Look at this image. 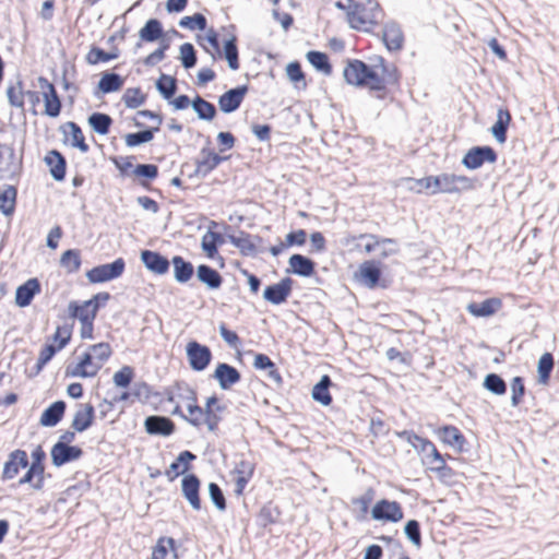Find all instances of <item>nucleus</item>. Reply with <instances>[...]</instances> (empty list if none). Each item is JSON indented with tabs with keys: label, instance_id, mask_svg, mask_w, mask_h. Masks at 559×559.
I'll list each match as a JSON object with an SVG mask.
<instances>
[{
	"label": "nucleus",
	"instance_id": "f257e3e1",
	"mask_svg": "<svg viewBox=\"0 0 559 559\" xmlns=\"http://www.w3.org/2000/svg\"><path fill=\"white\" fill-rule=\"evenodd\" d=\"M343 75L348 84L376 92L379 99H384L392 91L399 88L401 80L396 64L382 56L370 57L368 62L359 59L348 60Z\"/></svg>",
	"mask_w": 559,
	"mask_h": 559
},
{
	"label": "nucleus",
	"instance_id": "f03ea898",
	"mask_svg": "<svg viewBox=\"0 0 559 559\" xmlns=\"http://www.w3.org/2000/svg\"><path fill=\"white\" fill-rule=\"evenodd\" d=\"M347 1L353 3V5H349L352 10L347 12L353 28L369 32L382 21L384 13L376 0Z\"/></svg>",
	"mask_w": 559,
	"mask_h": 559
},
{
	"label": "nucleus",
	"instance_id": "7ed1b4c3",
	"mask_svg": "<svg viewBox=\"0 0 559 559\" xmlns=\"http://www.w3.org/2000/svg\"><path fill=\"white\" fill-rule=\"evenodd\" d=\"M126 269V262L122 258H118L111 263H105L94 266L86 272V277L91 283L98 284L120 277Z\"/></svg>",
	"mask_w": 559,
	"mask_h": 559
},
{
	"label": "nucleus",
	"instance_id": "20e7f679",
	"mask_svg": "<svg viewBox=\"0 0 559 559\" xmlns=\"http://www.w3.org/2000/svg\"><path fill=\"white\" fill-rule=\"evenodd\" d=\"M497 159L498 154L491 146H474L463 156L462 165L467 169L475 170L480 168L485 163L493 164Z\"/></svg>",
	"mask_w": 559,
	"mask_h": 559
},
{
	"label": "nucleus",
	"instance_id": "39448f33",
	"mask_svg": "<svg viewBox=\"0 0 559 559\" xmlns=\"http://www.w3.org/2000/svg\"><path fill=\"white\" fill-rule=\"evenodd\" d=\"M186 354L191 369L198 372L205 370L213 357L210 347L197 341L187 344Z\"/></svg>",
	"mask_w": 559,
	"mask_h": 559
},
{
	"label": "nucleus",
	"instance_id": "423d86ee",
	"mask_svg": "<svg viewBox=\"0 0 559 559\" xmlns=\"http://www.w3.org/2000/svg\"><path fill=\"white\" fill-rule=\"evenodd\" d=\"M371 518L376 521L396 523L404 518V513L400 502L381 499L371 509Z\"/></svg>",
	"mask_w": 559,
	"mask_h": 559
},
{
	"label": "nucleus",
	"instance_id": "0eeeda50",
	"mask_svg": "<svg viewBox=\"0 0 559 559\" xmlns=\"http://www.w3.org/2000/svg\"><path fill=\"white\" fill-rule=\"evenodd\" d=\"M200 156L201 157L195 162V169L193 174L190 175V177L205 178L221 163L228 159V156H221L206 147L201 150Z\"/></svg>",
	"mask_w": 559,
	"mask_h": 559
},
{
	"label": "nucleus",
	"instance_id": "6e6552de",
	"mask_svg": "<svg viewBox=\"0 0 559 559\" xmlns=\"http://www.w3.org/2000/svg\"><path fill=\"white\" fill-rule=\"evenodd\" d=\"M294 281L284 277L278 283L267 285L263 290V298L272 305H282L287 301L293 290Z\"/></svg>",
	"mask_w": 559,
	"mask_h": 559
},
{
	"label": "nucleus",
	"instance_id": "1a4fd4ad",
	"mask_svg": "<svg viewBox=\"0 0 559 559\" xmlns=\"http://www.w3.org/2000/svg\"><path fill=\"white\" fill-rule=\"evenodd\" d=\"M38 83L40 88L46 90L43 93L45 115L51 118L58 117L61 112L62 104L53 84L44 76L38 78Z\"/></svg>",
	"mask_w": 559,
	"mask_h": 559
},
{
	"label": "nucleus",
	"instance_id": "9d476101",
	"mask_svg": "<svg viewBox=\"0 0 559 559\" xmlns=\"http://www.w3.org/2000/svg\"><path fill=\"white\" fill-rule=\"evenodd\" d=\"M248 91L249 86L247 84L226 91L218 97L219 109L224 114H231L236 111L241 106Z\"/></svg>",
	"mask_w": 559,
	"mask_h": 559
},
{
	"label": "nucleus",
	"instance_id": "9b49d317",
	"mask_svg": "<svg viewBox=\"0 0 559 559\" xmlns=\"http://www.w3.org/2000/svg\"><path fill=\"white\" fill-rule=\"evenodd\" d=\"M95 362L93 354L88 349L82 355L76 365L67 367L66 376L74 378H93L99 371V365H96Z\"/></svg>",
	"mask_w": 559,
	"mask_h": 559
},
{
	"label": "nucleus",
	"instance_id": "f8f14e48",
	"mask_svg": "<svg viewBox=\"0 0 559 559\" xmlns=\"http://www.w3.org/2000/svg\"><path fill=\"white\" fill-rule=\"evenodd\" d=\"M227 239L246 257H255L258 254L257 242L262 241L260 236L243 230H240L238 235H228Z\"/></svg>",
	"mask_w": 559,
	"mask_h": 559
},
{
	"label": "nucleus",
	"instance_id": "ddd939ff",
	"mask_svg": "<svg viewBox=\"0 0 559 559\" xmlns=\"http://www.w3.org/2000/svg\"><path fill=\"white\" fill-rule=\"evenodd\" d=\"M144 428L148 435L169 437L175 432L176 425L166 416L151 415L145 418Z\"/></svg>",
	"mask_w": 559,
	"mask_h": 559
},
{
	"label": "nucleus",
	"instance_id": "4468645a",
	"mask_svg": "<svg viewBox=\"0 0 559 559\" xmlns=\"http://www.w3.org/2000/svg\"><path fill=\"white\" fill-rule=\"evenodd\" d=\"M82 455L83 450L78 445L71 444H53L50 451L51 462L56 467L76 461Z\"/></svg>",
	"mask_w": 559,
	"mask_h": 559
},
{
	"label": "nucleus",
	"instance_id": "2eb2a0df",
	"mask_svg": "<svg viewBox=\"0 0 559 559\" xmlns=\"http://www.w3.org/2000/svg\"><path fill=\"white\" fill-rule=\"evenodd\" d=\"M212 377L224 391L231 389L241 380L239 370L227 362H218Z\"/></svg>",
	"mask_w": 559,
	"mask_h": 559
},
{
	"label": "nucleus",
	"instance_id": "dca6fc26",
	"mask_svg": "<svg viewBox=\"0 0 559 559\" xmlns=\"http://www.w3.org/2000/svg\"><path fill=\"white\" fill-rule=\"evenodd\" d=\"M201 481L195 474H186L181 479V491L193 510L201 509Z\"/></svg>",
	"mask_w": 559,
	"mask_h": 559
},
{
	"label": "nucleus",
	"instance_id": "f3484780",
	"mask_svg": "<svg viewBox=\"0 0 559 559\" xmlns=\"http://www.w3.org/2000/svg\"><path fill=\"white\" fill-rule=\"evenodd\" d=\"M28 466V456L26 451L16 449L9 454L8 461L4 463L1 475L2 480L13 479L21 468Z\"/></svg>",
	"mask_w": 559,
	"mask_h": 559
},
{
	"label": "nucleus",
	"instance_id": "a211bd4d",
	"mask_svg": "<svg viewBox=\"0 0 559 559\" xmlns=\"http://www.w3.org/2000/svg\"><path fill=\"white\" fill-rule=\"evenodd\" d=\"M141 261L148 271L158 275L166 274L170 265L166 257L152 250H143L141 252Z\"/></svg>",
	"mask_w": 559,
	"mask_h": 559
},
{
	"label": "nucleus",
	"instance_id": "6ab92c4d",
	"mask_svg": "<svg viewBox=\"0 0 559 559\" xmlns=\"http://www.w3.org/2000/svg\"><path fill=\"white\" fill-rule=\"evenodd\" d=\"M382 40L389 51H400L404 45V34L395 22L386 23L382 28Z\"/></svg>",
	"mask_w": 559,
	"mask_h": 559
},
{
	"label": "nucleus",
	"instance_id": "aec40b11",
	"mask_svg": "<svg viewBox=\"0 0 559 559\" xmlns=\"http://www.w3.org/2000/svg\"><path fill=\"white\" fill-rule=\"evenodd\" d=\"M288 264V272L301 277H310L316 273V262L300 253L290 255Z\"/></svg>",
	"mask_w": 559,
	"mask_h": 559
},
{
	"label": "nucleus",
	"instance_id": "412c9836",
	"mask_svg": "<svg viewBox=\"0 0 559 559\" xmlns=\"http://www.w3.org/2000/svg\"><path fill=\"white\" fill-rule=\"evenodd\" d=\"M360 277L362 283L368 288H376L378 286L385 288L386 284L385 282H381V269L378 266V264L374 261H367L364 262L360 265L359 269Z\"/></svg>",
	"mask_w": 559,
	"mask_h": 559
},
{
	"label": "nucleus",
	"instance_id": "4be33fe9",
	"mask_svg": "<svg viewBox=\"0 0 559 559\" xmlns=\"http://www.w3.org/2000/svg\"><path fill=\"white\" fill-rule=\"evenodd\" d=\"M40 292V283L37 278H29L16 288L15 292V304L21 307H27L31 305L35 295Z\"/></svg>",
	"mask_w": 559,
	"mask_h": 559
},
{
	"label": "nucleus",
	"instance_id": "5701e85b",
	"mask_svg": "<svg viewBox=\"0 0 559 559\" xmlns=\"http://www.w3.org/2000/svg\"><path fill=\"white\" fill-rule=\"evenodd\" d=\"M45 163L49 167L51 177L56 181H62L66 178L67 160L66 157L57 150H51L45 156Z\"/></svg>",
	"mask_w": 559,
	"mask_h": 559
},
{
	"label": "nucleus",
	"instance_id": "b1692460",
	"mask_svg": "<svg viewBox=\"0 0 559 559\" xmlns=\"http://www.w3.org/2000/svg\"><path fill=\"white\" fill-rule=\"evenodd\" d=\"M95 408L92 404H80L75 412L71 427L74 431L83 432L87 430L94 421Z\"/></svg>",
	"mask_w": 559,
	"mask_h": 559
},
{
	"label": "nucleus",
	"instance_id": "393cba45",
	"mask_svg": "<svg viewBox=\"0 0 559 559\" xmlns=\"http://www.w3.org/2000/svg\"><path fill=\"white\" fill-rule=\"evenodd\" d=\"M67 404L64 401L51 403L41 414L39 424L44 427L57 426L64 416Z\"/></svg>",
	"mask_w": 559,
	"mask_h": 559
},
{
	"label": "nucleus",
	"instance_id": "a878e982",
	"mask_svg": "<svg viewBox=\"0 0 559 559\" xmlns=\"http://www.w3.org/2000/svg\"><path fill=\"white\" fill-rule=\"evenodd\" d=\"M164 36L163 24L157 19H150L144 26L139 31L140 41L136 43L135 48L142 46L141 41L154 43Z\"/></svg>",
	"mask_w": 559,
	"mask_h": 559
},
{
	"label": "nucleus",
	"instance_id": "bb28decb",
	"mask_svg": "<svg viewBox=\"0 0 559 559\" xmlns=\"http://www.w3.org/2000/svg\"><path fill=\"white\" fill-rule=\"evenodd\" d=\"M501 307L499 298H488L481 302H469L466 310L474 317L485 318L495 314Z\"/></svg>",
	"mask_w": 559,
	"mask_h": 559
},
{
	"label": "nucleus",
	"instance_id": "cd10ccee",
	"mask_svg": "<svg viewBox=\"0 0 559 559\" xmlns=\"http://www.w3.org/2000/svg\"><path fill=\"white\" fill-rule=\"evenodd\" d=\"M197 460V455L191 451L185 450L179 453L177 459L169 465V468L165 472V475L171 481L178 475L185 474L190 469L189 463Z\"/></svg>",
	"mask_w": 559,
	"mask_h": 559
},
{
	"label": "nucleus",
	"instance_id": "c85d7f7f",
	"mask_svg": "<svg viewBox=\"0 0 559 559\" xmlns=\"http://www.w3.org/2000/svg\"><path fill=\"white\" fill-rule=\"evenodd\" d=\"M197 278L211 290L221 288L223 284L219 272L207 264H200L197 267Z\"/></svg>",
	"mask_w": 559,
	"mask_h": 559
},
{
	"label": "nucleus",
	"instance_id": "c756f323",
	"mask_svg": "<svg viewBox=\"0 0 559 559\" xmlns=\"http://www.w3.org/2000/svg\"><path fill=\"white\" fill-rule=\"evenodd\" d=\"M439 437L441 441L457 452L464 451V444L466 439L464 435L455 426H444L439 430Z\"/></svg>",
	"mask_w": 559,
	"mask_h": 559
},
{
	"label": "nucleus",
	"instance_id": "7c9ffc66",
	"mask_svg": "<svg viewBox=\"0 0 559 559\" xmlns=\"http://www.w3.org/2000/svg\"><path fill=\"white\" fill-rule=\"evenodd\" d=\"M60 131L67 136L71 135V145L79 148L82 153H87L90 150L88 144L85 142L84 134L81 127L73 121H68L60 127Z\"/></svg>",
	"mask_w": 559,
	"mask_h": 559
},
{
	"label": "nucleus",
	"instance_id": "2f4dec72",
	"mask_svg": "<svg viewBox=\"0 0 559 559\" xmlns=\"http://www.w3.org/2000/svg\"><path fill=\"white\" fill-rule=\"evenodd\" d=\"M511 122V114L506 108H499L497 112V121L491 127L490 131L493 138L499 143H504L507 141V132L509 124Z\"/></svg>",
	"mask_w": 559,
	"mask_h": 559
},
{
	"label": "nucleus",
	"instance_id": "473e14b6",
	"mask_svg": "<svg viewBox=\"0 0 559 559\" xmlns=\"http://www.w3.org/2000/svg\"><path fill=\"white\" fill-rule=\"evenodd\" d=\"M174 266V277L180 283L185 284L190 281L194 273V267L190 261L185 260L181 255H175L171 259Z\"/></svg>",
	"mask_w": 559,
	"mask_h": 559
},
{
	"label": "nucleus",
	"instance_id": "72a5a7b5",
	"mask_svg": "<svg viewBox=\"0 0 559 559\" xmlns=\"http://www.w3.org/2000/svg\"><path fill=\"white\" fill-rule=\"evenodd\" d=\"M332 380L328 374L321 377L320 381L314 384L312 389V399L323 406H329L332 403V396L330 394V386Z\"/></svg>",
	"mask_w": 559,
	"mask_h": 559
},
{
	"label": "nucleus",
	"instance_id": "f704fd0d",
	"mask_svg": "<svg viewBox=\"0 0 559 559\" xmlns=\"http://www.w3.org/2000/svg\"><path fill=\"white\" fill-rule=\"evenodd\" d=\"M192 109L201 120L211 121L215 118L217 110L214 104L197 95L191 102Z\"/></svg>",
	"mask_w": 559,
	"mask_h": 559
},
{
	"label": "nucleus",
	"instance_id": "c9c22d12",
	"mask_svg": "<svg viewBox=\"0 0 559 559\" xmlns=\"http://www.w3.org/2000/svg\"><path fill=\"white\" fill-rule=\"evenodd\" d=\"M306 58L308 62L319 72L323 73L324 75H331L332 74V64L330 63L329 57L326 53L318 51V50H310L307 52Z\"/></svg>",
	"mask_w": 559,
	"mask_h": 559
},
{
	"label": "nucleus",
	"instance_id": "e433bc0d",
	"mask_svg": "<svg viewBox=\"0 0 559 559\" xmlns=\"http://www.w3.org/2000/svg\"><path fill=\"white\" fill-rule=\"evenodd\" d=\"M453 174H441L431 176V191L430 194L437 193H454L457 189L452 186Z\"/></svg>",
	"mask_w": 559,
	"mask_h": 559
},
{
	"label": "nucleus",
	"instance_id": "4c0bfd02",
	"mask_svg": "<svg viewBox=\"0 0 559 559\" xmlns=\"http://www.w3.org/2000/svg\"><path fill=\"white\" fill-rule=\"evenodd\" d=\"M281 516L280 508L272 501L265 503L259 511L258 524L262 527H266L271 524L278 522Z\"/></svg>",
	"mask_w": 559,
	"mask_h": 559
},
{
	"label": "nucleus",
	"instance_id": "58836bf2",
	"mask_svg": "<svg viewBox=\"0 0 559 559\" xmlns=\"http://www.w3.org/2000/svg\"><path fill=\"white\" fill-rule=\"evenodd\" d=\"M415 450L423 455V462L432 464L433 461H442V454L438 451L436 445L428 439L421 438L418 444L415 445Z\"/></svg>",
	"mask_w": 559,
	"mask_h": 559
},
{
	"label": "nucleus",
	"instance_id": "ea45409f",
	"mask_svg": "<svg viewBox=\"0 0 559 559\" xmlns=\"http://www.w3.org/2000/svg\"><path fill=\"white\" fill-rule=\"evenodd\" d=\"M44 473L45 467H36L28 464V469L24 476L20 478L19 484H28L33 489L40 490L44 487Z\"/></svg>",
	"mask_w": 559,
	"mask_h": 559
},
{
	"label": "nucleus",
	"instance_id": "a19ab883",
	"mask_svg": "<svg viewBox=\"0 0 559 559\" xmlns=\"http://www.w3.org/2000/svg\"><path fill=\"white\" fill-rule=\"evenodd\" d=\"M17 190L14 186H5L0 190V210L4 215L13 214L15 210Z\"/></svg>",
	"mask_w": 559,
	"mask_h": 559
},
{
	"label": "nucleus",
	"instance_id": "79ce46f5",
	"mask_svg": "<svg viewBox=\"0 0 559 559\" xmlns=\"http://www.w3.org/2000/svg\"><path fill=\"white\" fill-rule=\"evenodd\" d=\"M87 121L93 131L100 135L107 134L112 124V118L104 112H93Z\"/></svg>",
	"mask_w": 559,
	"mask_h": 559
},
{
	"label": "nucleus",
	"instance_id": "37998d69",
	"mask_svg": "<svg viewBox=\"0 0 559 559\" xmlns=\"http://www.w3.org/2000/svg\"><path fill=\"white\" fill-rule=\"evenodd\" d=\"M119 55L120 51L117 47H114L110 51L107 52L97 46H93L86 55V61L90 64H97L99 62H108L110 60H115L119 57Z\"/></svg>",
	"mask_w": 559,
	"mask_h": 559
},
{
	"label": "nucleus",
	"instance_id": "c03bdc74",
	"mask_svg": "<svg viewBox=\"0 0 559 559\" xmlns=\"http://www.w3.org/2000/svg\"><path fill=\"white\" fill-rule=\"evenodd\" d=\"M554 356L551 353H545L540 356L537 364L538 383L547 385L554 369Z\"/></svg>",
	"mask_w": 559,
	"mask_h": 559
},
{
	"label": "nucleus",
	"instance_id": "a18cd8bd",
	"mask_svg": "<svg viewBox=\"0 0 559 559\" xmlns=\"http://www.w3.org/2000/svg\"><path fill=\"white\" fill-rule=\"evenodd\" d=\"M224 57L228 63V67L236 71L239 69V52L237 47V37L231 35L224 41Z\"/></svg>",
	"mask_w": 559,
	"mask_h": 559
},
{
	"label": "nucleus",
	"instance_id": "49530a36",
	"mask_svg": "<svg viewBox=\"0 0 559 559\" xmlns=\"http://www.w3.org/2000/svg\"><path fill=\"white\" fill-rule=\"evenodd\" d=\"M158 93L167 100L171 99L177 90V79L167 74H162L155 83Z\"/></svg>",
	"mask_w": 559,
	"mask_h": 559
},
{
	"label": "nucleus",
	"instance_id": "de8ad7c7",
	"mask_svg": "<svg viewBox=\"0 0 559 559\" xmlns=\"http://www.w3.org/2000/svg\"><path fill=\"white\" fill-rule=\"evenodd\" d=\"M159 131L158 127L148 128L139 132L128 133L124 136L126 145L135 147L153 140L154 134Z\"/></svg>",
	"mask_w": 559,
	"mask_h": 559
},
{
	"label": "nucleus",
	"instance_id": "09e8293b",
	"mask_svg": "<svg viewBox=\"0 0 559 559\" xmlns=\"http://www.w3.org/2000/svg\"><path fill=\"white\" fill-rule=\"evenodd\" d=\"M123 85V79L114 72L104 73L98 82V88L102 93L108 94L119 91Z\"/></svg>",
	"mask_w": 559,
	"mask_h": 559
},
{
	"label": "nucleus",
	"instance_id": "8fccbe9b",
	"mask_svg": "<svg viewBox=\"0 0 559 559\" xmlns=\"http://www.w3.org/2000/svg\"><path fill=\"white\" fill-rule=\"evenodd\" d=\"M132 174L135 177L141 178L140 185L143 188H148V183L145 180L152 181L158 177V167L155 164H138Z\"/></svg>",
	"mask_w": 559,
	"mask_h": 559
},
{
	"label": "nucleus",
	"instance_id": "3c124183",
	"mask_svg": "<svg viewBox=\"0 0 559 559\" xmlns=\"http://www.w3.org/2000/svg\"><path fill=\"white\" fill-rule=\"evenodd\" d=\"M169 549L175 551V540L171 537H162L153 549L151 559H175L176 555L170 554Z\"/></svg>",
	"mask_w": 559,
	"mask_h": 559
},
{
	"label": "nucleus",
	"instance_id": "603ef678",
	"mask_svg": "<svg viewBox=\"0 0 559 559\" xmlns=\"http://www.w3.org/2000/svg\"><path fill=\"white\" fill-rule=\"evenodd\" d=\"M81 263V254L78 249H68L61 254L60 265L66 269L68 273L78 272Z\"/></svg>",
	"mask_w": 559,
	"mask_h": 559
},
{
	"label": "nucleus",
	"instance_id": "864d4df0",
	"mask_svg": "<svg viewBox=\"0 0 559 559\" xmlns=\"http://www.w3.org/2000/svg\"><path fill=\"white\" fill-rule=\"evenodd\" d=\"M69 311L72 318H78L82 322V318H90V320H95L98 311V305H95L93 308L86 306L84 301L83 305H79L75 301H71L69 304Z\"/></svg>",
	"mask_w": 559,
	"mask_h": 559
},
{
	"label": "nucleus",
	"instance_id": "5fc2aeb1",
	"mask_svg": "<svg viewBox=\"0 0 559 559\" xmlns=\"http://www.w3.org/2000/svg\"><path fill=\"white\" fill-rule=\"evenodd\" d=\"M483 385L495 395H503L507 392L506 381L497 373H488L484 379Z\"/></svg>",
	"mask_w": 559,
	"mask_h": 559
},
{
	"label": "nucleus",
	"instance_id": "6e6d98bb",
	"mask_svg": "<svg viewBox=\"0 0 559 559\" xmlns=\"http://www.w3.org/2000/svg\"><path fill=\"white\" fill-rule=\"evenodd\" d=\"M175 392L177 400L185 403L186 406L198 402L195 390L185 381H178L175 383Z\"/></svg>",
	"mask_w": 559,
	"mask_h": 559
},
{
	"label": "nucleus",
	"instance_id": "4d7b16f0",
	"mask_svg": "<svg viewBox=\"0 0 559 559\" xmlns=\"http://www.w3.org/2000/svg\"><path fill=\"white\" fill-rule=\"evenodd\" d=\"M88 349L93 354V358L96 361L95 364L99 365V370L112 354L109 343L106 342L91 345L88 346Z\"/></svg>",
	"mask_w": 559,
	"mask_h": 559
},
{
	"label": "nucleus",
	"instance_id": "13d9d810",
	"mask_svg": "<svg viewBox=\"0 0 559 559\" xmlns=\"http://www.w3.org/2000/svg\"><path fill=\"white\" fill-rule=\"evenodd\" d=\"M179 26L188 29L204 31L207 26V20L202 13H194L180 19Z\"/></svg>",
	"mask_w": 559,
	"mask_h": 559
},
{
	"label": "nucleus",
	"instance_id": "bf43d9fd",
	"mask_svg": "<svg viewBox=\"0 0 559 559\" xmlns=\"http://www.w3.org/2000/svg\"><path fill=\"white\" fill-rule=\"evenodd\" d=\"M134 369L131 366H123L114 373L112 382L117 388L127 389L132 384Z\"/></svg>",
	"mask_w": 559,
	"mask_h": 559
},
{
	"label": "nucleus",
	"instance_id": "052dcab7",
	"mask_svg": "<svg viewBox=\"0 0 559 559\" xmlns=\"http://www.w3.org/2000/svg\"><path fill=\"white\" fill-rule=\"evenodd\" d=\"M355 239H368L369 241L365 246V251L367 253L373 252L380 245H395V240L392 238H380L373 234H360L358 236H354Z\"/></svg>",
	"mask_w": 559,
	"mask_h": 559
},
{
	"label": "nucleus",
	"instance_id": "680f3d73",
	"mask_svg": "<svg viewBox=\"0 0 559 559\" xmlns=\"http://www.w3.org/2000/svg\"><path fill=\"white\" fill-rule=\"evenodd\" d=\"M7 96L11 106L23 108L25 92L23 91L22 81H17L15 85H10L7 90Z\"/></svg>",
	"mask_w": 559,
	"mask_h": 559
},
{
	"label": "nucleus",
	"instance_id": "e2e57ef3",
	"mask_svg": "<svg viewBox=\"0 0 559 559\" xmlns=\"http://www.w3.org/2000/svg\"><path fill=\"white\" fill-rule=\"evenodd\" d=\"M181 64L185 69L193 68L198 62L197 51L192 44L185 43L179 48Z\"/></svg>",
	"mask_w": 559,
	"mask_h": 559
},
{
	"label": "nucleus",
	"instance_id": "0e129e2a",
	"mask_svg": "<svg viewBox=\"0 0 559 559\" xmlns=\"http://www.w3.org/2000/svg\"><path fill=\"white\" fill-rule=\"evenodd\" d=\"M511 388V405L518 407L522 403L525 394L524 379L520 376L514 377L510 383Z\"/></svg>",
	"mask_w": 559,
	"mask_h": 559
},
{
	"label": "nucleus",
	"instance_id": "69168bd1",
	"mask_svg": "<svg viewBox=\"0 0 559 559\" xmlns=\"http://www.w3.org/2000/svg\"><path fill=\"white\" fill-rule=\"evenodd\" d=\"M145 95L139 87L128 88L122 97L126 107L135 109L145 103Z\"/></svg>",
	"mask_w": 559,
	"mask_h": 559
},
{
	"label": "nucleus",
	"instance_id": "338daca9",
	"mask_svg": "<svg viewBox=\"0 0 559 559\" xmlns=\"http://www.w3.org/2000/svg\"><path fill=\"white\" fill-rule=\"evenodd\" d=\"M67 345H68L67 338L63 340L58 345H55L51 343L45 344V346L41 348V350L39 353V357H38L39 366H46L52 359V357L57 354V352L61 350Z\"/></svg>",
	"mask_w": 559,
	"mask_h": 559
},
{
	"label": "nucleus",
	"instance_id": "774afa93",
	"mask_svg": "<svg viewBox=\"0 0 559 559\" xmlns=\"http://www.w3.org/2000/svg\"><path fill=\"white\" fill-rule=\"evenodd\" d=\"M209 496L212 503L218 511H225L227 508L225 495L216 483L209 484Z\"/></svg>",
	"mask_w": 559,
	"mask_h": 559
}]
</instances>
